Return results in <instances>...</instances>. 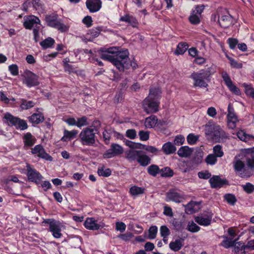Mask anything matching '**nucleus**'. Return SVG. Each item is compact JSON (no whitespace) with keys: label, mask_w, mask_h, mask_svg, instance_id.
<instances>
[{"label":"nucleus","mask_w":254,"mask_h":254,"mask_svg":"<svg viewBox=\"0 0 254 254\" xmlns=\"http://www.w3.org/2000/svg\"><path fill=\"white\" fill-rule=\"evenodd\" d=\"M102 59L110 62L120 70L124 71L127 65V54L126 52H119L116 47L108 48L102 54Z\"/></svg>","instance_id":"obj_1"},{"label":"nucleus","mask_w":254,"mask_h":254,"mask_svg":"<svg viewBox=\"0 0 254 254\" xmlns=\"http://www.w3.org/2000/svg\"><path fill=\"white\" fill-rule=\"evenodd\" d=\"M98 129L91 126L84 128L79 134V140L83 146H93L96 144Z\"/></svg>","instance_id":"obj_2"},{"label":"nucleus","mask_w":254,"mask_h":254,"mask_svg":"<svg viewBox=\"0 0 254 254\" xmlns=\"http://www.w3.org/2000/svg\"><path fill=\"white\" fill-rule=\"evenodd\" d=\"M205 134L216 142H223L228 138V134L218 125L208 126L205 129Z\"/></svg>","instance_id":"obj_3"},{"label":"nucleus","mask_w":254,"mask_h":254,"mask_svg":"<svg viewBox=\"0 0 254 254\" xmlns=\"http://www.w3.org/2000/svg\"><path fill=\"white\" fill-rule=\"evenodd\" d=\"M246 154L243 151L242 153L236 155L234 157L233 162V167L235 171L237 172H242L244 170L243 173H240L241 177H250L252 175V171H249V169H245V164L242 160L244 157H246Z\"/></svg>","instance_id":"obj_4"},{"label":"nucleus","mask_w":254,"mask_h":254,"mask_svg":"<svg viewBox=\"0 0 254 254\" xmlns=\"http://www.w3.org/2000/svg\"><path fill=\"white\" fill-rule=\"evenodd\" d=\"M43 223L48 225L49 231L55 238L59 239L62 237V230L64 225L60 221L53 219H47L44 220Z\"/></svg>","instance_id":"obj_5"},{"label":"nucleus","mask_w":254,"mask_h":254,"mask_svg":"<svg viewBox=\"0 0 254 254\" xmlns=\"http://www.w3.org/2000/svg\"><path fill=\"white\" fill-rule=\"evenodd\" d=\"M210 75V71L207 70H202L199 72L193 73L191 75V77L194 80V86L206 87L207 84L205 80L208 79Z\"/></svg>","instance_id":"obj_6"},{"label":"nucleus","mask_w":254,"mask_h":254,"mask_svg":"<svg viewBox=\"0 0 254 254\" xmlns=\"http://www.w3.org/2000/svg\"><path fill=\"white\" fill-rule=\"evenodd\" d=\"M143 149V145L131 141H128V159L136 160L142 151L140 150Z\"/></svg>","instance_id":"obj_7"},{"label":"nucleus","mask_w":254,"mask_h":254,"mask_svg":"<svg viewBox=\"0 0 254 254\" xmlns=\"http://www.w3.org/2000/svg\"><path fill=\"white\" fill-rule=\"evenodd\" d=\"M45 19L48 25L52 27L55 28L61 32H65L68 30V27L63 23L61 20H58L56 15H47Z\"/></svg>","instance_id":"obj_8"},{"label":"nucleus","mask_w":254,"mask_h":254,"mask_svg":"<svg viewBox=\"0 0 254 254\" xmlns=\"http://www.w3.org/2000/svg\"><path fill=\"white\" fill-rule=\"evenodd\" d=\"M23 83L28 87L37 86L40 84L39 76L31 71L27 70L23 75Z\"/></svg>","instance_id":"obj_9"},{"label":"nucleus","mask_w":254,"mask_h":254,"mask_svg":"<svg viewBox=\"0 0 254 254\" xmlns=\"http://www.w3.org/2000/svg\"><path fill=\"white\" fill-rule=\"evenodd\" d=\"M159 103L156 101L146 98L142 102L143 110L147 114L156 113L158 111Z\"/></svg>","instance_id":"obj_10"},{"label":"nucleus","mask_w":254,"mask_h":254,"mask_svg":"<svg viewBox=\"0 0 254 254\" xmlns=\"http://www.w3.org/2000/svg\"><path fill=\"white\" fill-rule=\"evenodd\" d=\"M238 122V117L231 104H229L228 107V114L227 115V123L228 128L231 129L236 128V124Z\"/></svg>","instance_id":"obj_11"},{"label":"nucleus","mask_w":254,"mask_h":254,"mask_svg":"<svg viewBox=\"0 0 254 254\" xmlns=\"http://www.w3.org/2000/svg\"><path fill=\"white\" fill-rule=\"evenodd\" d=\"M27 176L29 181L38 185L43 178L39 172L32 168L29 164H26Z\"/></svg>","instance_id":"obj_12"},{"label":"nucleus","mask_w":254,"mask_h":254,"mask_svg":"<svg viewBox=\"0 0 254 254\" xmlns=\"http://www.w3.org/2000/svg\"><path fill=\"white\" fill-rule=\"evenodd\" d=\"M31 153L35 156H37L46 160L49 161L53 160L52 157L46 152L44 147L41 145H37L32 148Z\"/></svg>","instance_id":"obj_13"},{"label":"nucleus","mask_w":254,"mask_h":254,"mask_svg":"<svg viewBox=\"0 0 254 254\" xmlns=\"http://www.w3.org/2000/svg\"><path fill=\"white\" fill-rule=\"evenodd\" d=\"M220 14L218 16V22L221 27L226 28L232 25V17L227 11H221Z\"/></svg>","instance_id":"obj_14"},{"label":"nucleus","mask_w":254,"mask_h":254,"mask_svg":"<svg viewBox=\"0 0 254 254\" xmlns=\"http://www.w3.org/2000/svg\"><path fill=\"white\" fill-rule=\"evenodd\" d=\"M212 217L213 213L211 212H207L196 216L194 220L200 225L208 226L211 223Z\"/></svg>","instance_id":"obj_15"},{"label":"nucleus","mask_w":254,"mask_h":254,"mask_svg":"<svg viewBox=\"0 0 254 254\" xmlns=\"http://www.w3.org/2000/svg\"><path fill=\"white\" fill-rule=\"evenodd\" d=\"M37 24H40V20L37 17L33 15L24 17L23 25L26 29H31L34 26L37 27Z\"/></svg>","instance_id":"obj_16"},{"label":"nucleus","mask_w":254,"mask_h":254,"mask_svg":"<svg viewBox=\"0 0 254 254\" xmlns=\"http://www.w3.org/2000/svg\"><path fill=\"white\" fill-rule=\"evenodd\" d=\"M222 76L226 85L232 93L237 95L241 94L240 89L233 84L230 76L226 72H222Z\"/></svg>","instance_id":"obj_17"},{"label":"nucleus","mask_w":254,"mask_h":254,"mask_svg":"<svg viewBox=\"0 0 254 254\" xmlns=\"http://www.w3.org/2000/svg\"><path fill=\"white\" fill-rule=\"evenodd\" d=\"M86 6L90 12H96L101 8L102 2L101 0H86Z\"/></svg>","instance_id":"obj_18"},{"label":"nucleus","mask_w":254,"mask_h":254,"mask_svg":"<svg viewBox=\"0 0 254 254\" xmlns=\"http://www.w3.org/2000/svg\"><path fill=\"white\" fill-rule=\"evenodd\" d=\"M209 182L212 188H220L227 184V180L222 179L219 176H213L209 179Z\"/></svg>","instance_id":"obj_19"},{"label":"nucleus","mask_w":254,"mask_h":254,"mask_svg":"<svg viewBox=\"0 0 254 254\" xmlns=\"http://www.w3.org/2000/svg\"><path fill=\"white\" fill-rule=\"evenodd\" d=\"M84 225L86 229L90 230H97L101 227L97 221L92 217L87 218L85 221Z\"/></svg>","instance_id":"obj_20"},{"label":"nucleus","mask_w":254,"mask_h":254,"mask_svg":"<svg viewBox=\"0 0 254 254\" xmlns=\"http://www.w3.org/2000/svg\"><path fill=\"white\" fill-rule=\"evenodd\" d=\"M200 209V202L191 201L185 206V210L188 214H193Z\"/></svg>","instance_id":"obj_21"},{"label":"nucleus","mask_w":254,"mask_h":254,"mask_svg":"<svg viewBox=\"0 0 254 254\" xmlns=\"http://www.w3.org/2000/svg\"><path fill=\"white\" fill-rule=\"evenodd\" d=\"M28 120L29 122L32 124H39L43 122L44 121V116L43 114L41 112L34 113L28 117Z\"/></svg>","instance_id":"obj_22"},{"label":"nucleus","mask_w":254,"mask_h":254,"mask_svg":"<svg viewBox=\"0 0 254 254\" xmlns=\"http://www.w3.org/2000/svg\"><path fill=\"white\" fill-rule=\"evenodd\" d=\"M193 149L187 146L181 147L178 151V155L183 158L190 157L192 153Z\"/></svg>","instance_id":"obj_23"},{"label":"nucleus","mask_w":254,"mask_h":254,"mask_svg":"<svg viewBox=\"0 0 254 254\" xmlns=\"http://www.w3.org/2000/svg\"><path fill=\"white\" fill-rule=\"evenodd\" d=\"M17 117L13 116L9 113H6L4 114L3 122L8 126H14L17 121Z\"/></svg>","instance_id":"obj_24"},{"label":"nucleus","mask_w":254,"mask_h":254,"mask_svg":"<svg viewBox=\"0 0 254 254\" xmlns=\"http://www.w3.org/2000/svg\"><path fill=\"white\" fill-rule=\"evenodd\" d=\"M157 122L158 119L156 116L152 115L145 119L144 126L147 128H153L156 126Z\"/></svg>","instance_id":"obj_25"},{"label":"nucleus","mask_w":254,"mask_h":254,"mask_svg":"<svg viewBox=\"0 0 254 254\" xmlns=\"http://www.w3.org/2000/svg\"><path fill=\"white\" fill-rule=\"evenodd\" d=\"M78 133V131L75 129L72 130L71 131L65 129L64 131V136L62 137L61 140L63 141H67L72 138L75 137Z\"/></svg>","instance_id":"obj_26"},{"label":"nucleus","mask_w":254,"mask_h":254,"mask_svg":"<svg viewBox=\"0 0 254 254\" xmlns=\"http://www.w3.org/2000/svg\"><path fill=\"white\" fill-rule=\"evenodd\" d=\"M250 248L248 245H245L241 242L236 243L234 245V252L236 254H245V250Z\"/></svg>","instance_id":"obj_27"},{"label":"nucleus","mask_w":254,"mask_h":254,"mask_svg":"<svg viewBox=\"0 0 254 254\" xmlns=\"http://www.w3.org/2000/svg\"><path fill=\"white\" fill-rule=\"evenodd\" d=\"M141 166H146L151 162V159L146 154L140 153L136 160Z\"/></svg>","instance_id":"obj_28"},{"label":"nucleus","mask_w":254,"mask_h":254,"mask_svg":"<svg viewBox=\"0 0 254 254\" xmlns=\"http://www.w3.org/2000/svg\"><path fill=\"white\" fill-rule=\"evenodd\" d=\"M183 242L182 239H177L174 242H171L170 243L169 248L174 252H178L182 248Z\"/></svg>","instance_id":"obj_29"},{"label":"nucleus","mask_w":254,"mask_h":254,"mask_svg":"<svg viewBox=\"0 0 254 254\" xmlns=\"http://www.w3.org/2000/svg\"><path fill=\"white\" fill-rule=\"evenodd\" d=\"M162 150L165 154L168 155L174 153L176 148L171 142H168L163 145Z\"/></svg>","instance_id":"obj_30"},{"label":"nucleus","mask_w":254,"mask_h":254,"mask_svg":"<svg viewBox=\"0 0 254 254\" xmlns=\"http://www.w3.org/2000/svg\"><path fill=\"white\" fill-rule=\"evenodd\" d=\"M167 198L170 200L177 203H180L182 201L183 197L177 192L170 191L167 193Z\"/></svg>","instance_id":"obj_31"},{"label":"nucleus","mask_w":254,"mask_h":254,"mask_svg":"<svg viewBox=\"0 0 254 254\" xmlns=\"http://www.w3.org/2000/svg\"><path fill=\"white\" fill-rule=\"evenodd\" d=\"M161 91L159 88H152L150 89L149 93L147 98L152 100L158 98L161 96Z\"/></svg>","instance_id":"obj_32"},{"label":"nucleus","mask_w":254,"mask_h":254,"mask_svg":"<svg viewBox=\"0 0 254 254\" xmlns=\"http://www.w3.org/2000/svg\"><path fill=\"white\" fill-rule=\"evenodd\" d=\"M237 136L240 139L245 142H248L254 138V136L247 134L244 131L242 130L237 132Z\"/></svg>","instance_id":"obj_33"},{"label":"nucleus","mask_w":254,"mask_h":254,"mask_svg":"<svg viewBox=\"0 0 254 254\" xmlns=\"http://www.w3.org/2000/svg\"><path fill=\"white\" fill-rule=\"evenodd\" d=\"M36 139L33 137L30 133H27L24 136L25 144L31 146L35 143Z\"/></svg>","instance_id":"obj_34"},{"label":"nucleus","mask_w":254,"mask_h":254,"mask_svg":"<svg viewBox=\"0 0 254 254\" xmlns=\"http://www.w3.org/2000/svg\"><path fill=\"white\" fill-rule=\"evenodd\" d=\"M130 194L133 196L143 194L144 192V189L137 186H133L129 190Z\"/></svg>","instance_id":"obj_35"},{"label":"nucleus","mask_w":254,"mask_h":254,"mask_svg":"<svg viewBox=\"0 0 254 254\" xmlns=\"http://www.w3.org/2000/svg\"><path fill=\"white\" fill-rule=\"evenodd\" d=\"M55 43V40L54 39L48 37L45 39L40 43V45L44 49H47L51 47Z\"/></svg>","instance_id":"obj_36"},{"label":"nucleus","mask_w":254,"mask_h":254,"mask_svg":"<svg viewBox=\"0 0 254 254\" xmlns=\"http://www.w3.org/2000/svg\"><path fill=\"white\" fill-rule=\"evenodd\" d=\"M188 45L186 43H180L178 44L175 53L177 55H182L187 51Z\"/></svg>","instance_id":"obj_37"},{"label":"nucleus","mask_w":254,"mask_h":254,"mask_svg":"<svg viewBox=\"0 0 254 254\" xmlns=\"http://www.w3.org/2000/svg\"><path fill=\"white\" fill-rule=\"evenodd\" d=\"M97 173L100 176L108 177L111 175L112 171L110 169L101 167L98 168Z\"/></svg>","instance_id":"obj_38"},{"label":"nucleus","mask_w":254,"mask_h":254,"mask_svg":"<svg viewBox=\"0 0 254 254\" xmlns=\"http://www.w3.org/2000/svg\"><path fill=\"white\" fill-rule=\"evenodd\" d=\"M242 86L244 87L246 94L254 98V88H253L252 85L244 83L242 84Z\"/></svg>","instance_id":"obj_39"},{"label":"nucleus","mask_w":254,"mask_h":254,"mask_svg":"<svg viewBox=\"0 0 254 254\" xmlns=\"http://www.w3.org/2000/svg\"><path fill=\"white\" fill-rule=\"evenodd\" d=\"M35 103L32 101H27L25 99H22L20 107L23 110H27L33 107Z\"/></svg>","instance_id":"obj_40"},{"label":"nucleus","mask_w":254,"mask_h":254,"mask_svg":"<svg viewBox=\"0 0 254 254\" xmlns=\"http://www.w3.org/2000/svg\"><path fill=\"white\" fill-rule=\"evenodd\" d=\"M16 128L20 129L21 130H24L28 127L26 122L23 120H21L19 118H17V121L15 123V125L14 126Z\"/></svg>","instance_id":"obj_41"},{"label":"nucleus","mask_w":254,"mask_h":254,"mask_svg":"<svg viewBox=\"0 0 254 254\" xmlns=\"http://www.w3.org/2000/svg\"><path fill=\"white\" fill-rule=\"evenodd\" d=\"M213 152L214 155L217 157H222L224 155V152L222 147L220 145H216L213 148Z\"/></svg>","instance_id":"obj_42"},{"label":"nucleus","mask_w":254,"mask_h":254,"mask_svg":"<svg viewBox=\"0 0 254 254\" xmlns=\"http://www.w3.org/2000/svg\"><path fill=\"white\" fill-rule=\"evenodd\" d=\"M148 173L152 176H156L160 172L159 168L156 165H151L147 169Z\"/></svg>","instance_id":"obj_43"},{"label":"nucleus","mask_w":254,"mask_h":254,"mask_svg":"<svg viewBox=\"0 0 254 254\" xmlns=\"http://www.w3.org/2000/svg\"><path fill=\"white\" fill-rule=\"evenodd\" d=\"M187 229L189 231L192 233H195L199 231L200 227L197 226L194 222H189L187 226Z\"/></svg>","instance_id":"obj_44"},{"label":"nucleus","mask_w":254,"mask_h":254,"mask_svg":"<svg viewBox=\"0 0 254 254\" xmlns=\"http://www.w3.org/2000/svg\"><path fill=\"white\" fill-rule=\"evenodd\" d=\"M200 16L195 14V11H193L189 17V20L192 24H197L200 22Z\"/></svg>","instance_id":"obj_45"},{"label":"nucleus","mask_w":254,"mask_h":254,"mask_svg":"<svg viewBox=\"0 0 254 254\" xmlns=\"http://www.w3.org/2000/svg\"><path fill=\"white\" fill-rule=\"evenodd\" d=\"M87 125H88V123L87 122V118L85 116L77 119L76 126L78 127L81 128Z\"/></svg>","instance_id":"obj_46"},{"label":"nucleus","mask_w":254,"mask_h":254,"mask_svg":"<svg viewBox=\"0 0 254 254\" xmlns=\"http://www.w3.org/2000/svg\"><path fill=\"white\" fill-rule=\"evenodd\" d=\"M228 59L229 61L230 65L232 67L235 68H241L243 67V64L241 63H239L235 60L233 59V58L227 56Z\"/></svg>","instance_id":"obj_47"},{"label":"nucleus","mask_w":254,"mask_h":254,"mask_svg":"<svg viewBox=\"0 0 254 254\" xmlns=\"http://www.w3.org/2000/svg\"><path fill=\"white\" fill-rule=\"evenodd\" d=\"M217 161V157L213 154H209L205 158L206 162L211 165L215 164Z\"/></svg>","instance_id":"obj_48"},{"label":"nucleus","mask_w":254,"mask_h":254,"mask_svg":"<svg viewBox=\"0 0 254 254\" xmlns=\"http://www.w3.org/2000/svg\"><path fill=\"white\" fill-rule=\"evenodd\" d=\"M157 233V227L155 226H151L149 229L148 238L149 239H154L156 236Z\"/></svg>","instance_id":"obj_49"},{"label":"nucleus","mask_w":254,"mask_h":254,"mask_svg":"<svg viewBox=\"0 0 254 254\" xmlns=\"http://www.w3.org/2000/svg\"><path fill=\"white\" fill-rule=\"evenodd\" d=\"M111 148H112L114 154L116 156L120 155L123 152V149L122 146L119 145L117 144H114L111 145Z\"/></svg>","instance_id":"obj_50"},{"label":"nucleus","mask_w":254,"mask_h":254,"mask_svg":"<svg viewBox=\"0 0 254 254\" xmlns=\"http://www.w3.org/2000/svg\"><path fill=\"white\" fill-rule=\"evenodd\" d=\"M160 234L163 238V240H165V239L169 235L170 230L166 226H162L160 227Z\"/></svg>","instance_id":"obj_51"},{"label":"nucleus","mask_w":254,"mask_h":254,"mask_svg":"<svg viewBox=\"0 0 254 254\" xmlns=\"http://www.w3.org/2000/svg\"><path fill=\"white\" fill-rule=\"evenodd\" d=\"M242 188L244 191L248 193H252L254 191V185L250 183H248L246 185H243Z\"/></svg>","instance_id":"obj_52"},{"label":"nucleus","mask_w":254,"mask_h":254,"mask_svg":"<svg viewBox=\"0 0 254 254\" xmlns=\"http://www.w3.org/2000/svg\"><path fill=\"white\" fill-rule=\"evenodd\" d=\"M198 139V136L195 135L193 134H189L187 137V141L190 144H195Z\"/></svg>","instance_id":"obj_53"},{"label":"nucleus","mask_w":254,"mask_h":254,"mask_svg":"<svg viewBox=\"0 0 254 254\" xmlns=\"http://www.w3.org/2000/svg\"><path fill=\"white\" fill-rule=\"evenodd\" d=\"M227 42L230 49L232 50L234 49L236 45L238 44V40L236 38H230L228 39Z\"/></svg>","instance_id":"obj_54"},{"label":"nucleus","mask_w":254,"mask_h":254,"mask_svg":"<svg viewBox=\"0 0 254 254\" xmlns=\"http://www.w3.org/2000/svg\"><path fill=\"white\" fill-rule=\"evenodd\" d=\"M221 245L225 248H229L234 245V242L231 239L225 238Z\"/></svg>","instance_id":"obj_55"},{"label":"nucleus","mask_w":254,"mask_h":254,"mask_svg":"<svg viewBox=\"0 0 254 254\" xmlns=\"http://www.w3.org/2000/svg\"><path fill=\"white\" fill-rule=\"evenodd\" d=\"M224 198L229 203L234 205L236 201V199L234 195L231 194H227L224 196Z\"/></svg>","instance_id":"obj_56"},{"label":"nucleus","mask_w":254,"mask_h":254,"mask_svg":"<svg viewBox=\"0 0 254 254\" xmlns=\"http://www.w3.org/2000/svg\"><path fill=\"white\" fill-rule=\"evenodd\" d=\"M143 149H144L149 153H152L154 155H156L159 152V150L156 147L152 146H148L144 147L143 145Z\"/></svg>","instance_id":"obj_57"},{"label":"nucleus","mask_w":254,"mask_h":254,"mask_svg":"<svg viewBox=\"0 0 254 254\" xmlns=\"http://www.w3.org/2000/svg\"><path fill=\"white\" fill-rule=\"evenodd\" d=\"M8 69L12 75L18 74V68L16 64H13L8 66Z\"/></svg>","instance_id":"obj_58"},{"label":"nucleus","mask_w":254,"mask_h":254,"mask_svg":"<svg viewBox=\"0 0 254 254\" xmlns=\"http://www.w3.org/2000/svg\"><path fill=\"white\" fill-rule=\"evenodd\" d=\"M128 24L134 28L137 27L138 22L136 18L132 16H128Z\"/></svg>","instance_id":"obj_59"},{"label":"nucleus","mask_w":254,"mask_h":254,"mask_svg":"<svg viewBox=\"0 0 254 254\" xmlns=\"http://www.w3.org/2000/svg\"><path fill=\"white\" fill-rule=\"evenodd\" d=\"M82 22L87 27H90L92 25L93 20L90 16H86L82 20Z\"/></svg>","instance_id":"obj_60"},{"label":"nucleus","mask_w":254,"mask_h":254,"mask_svg":"<svg viewBox=\"0 0 254 254\" xmlns=\"http://www.w3.org/2000/svg\"><path fill=\"white\" fill-rule=\"evenodd\" d=\"M126 229V225L122 222H118L116 224V229L120 232H123Z\"/></svg>","instance_id":"obj_61"},{"label":"nucleus","mask_w":254,"mask_h":254,"mask_svg":"<svg viewBox=\"0 0 254 254\" xmlns=\"http://www.w3.org/2000/svg\"><path fill=\"white\" fill-rule=\"evenodd\" d=\"M114 156H116V155L111 147L103 154V157L104 158H111Z\"/></svg>","instance_id":"obj_62"},{"label":"nucleus","mask_w":254,"mask_h":254,"mask_svg":"<svg viewBox=\"0 0 254 254\" xmlns=\"http://www.w3.org/2000/svg\"><path fill=\"white\" fill-rule=\"evenodd\" d=\"M246 162L248 167L251 169L250 171H252L253 172V169L254 168V157H252L251 158L247 157Z\"/></svg>","instance_id":"obj_63"},{"label":"nucleus","mask_w":254,"mask_h":254,"mask_svg":"<svg viewBox=\"0 0 254 254\" xmlns=\"http://www.w3.org/2000/svg\"><path fill=\"white\" fill-rule=\"evenodd\" d=\"M184 141L185 137L181 135H179L176 137L174 140V143L177 145H181L184 143Z\"/></svg>","instance_id":"obj_64"}]
</instances>
